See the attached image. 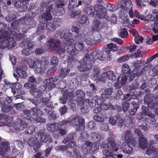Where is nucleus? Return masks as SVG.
<instances>
[{"label":"nucleus","instance_id":"a19ab883","mask_svg":"<svg viewBox=\"0 0 158 158\" xmlns=\"http://www.w3.org/2000/svg\"><path fill=\"white\" fill-rule=\"evenodd\" d=\"M123 12H120V15H122V17L120 21L122 24H125L126 25L125 26L128 27V25L130 23V21L128 18V16H127V17L125 16L124 15Z\"/></svg>","mask_w":158,"mask_h":158},{"label":"nucleus","instance_id":"79ce46f5","mask_svg":"<svg viewBox=\"0 0 158 158\" xmlns=\"http://www.w3.org/2000/svg\"><path fill=\"white\" fill-rule=\"evenodd\" d=\"M47 4H49V2L48 0V1L45 0H44L41 2L40 4V7H39L38 8V13H40L41 12L43 11L44 10V7H45L47 10Z\"/></svg>","mask_w":158,"mask_h":158},{"label":"nucleus","instance_id":"0eeeda50","mask_svg":"<svg viewBox=\"0 0 158 158\" xmlns=\"http://www.w3.org/2000/svg\"><path fill=\"white\" fill-rule=\"evenodd\" d=\"M83 151L84 154H87L88 152L93 154L96 151H98L99 148V145L96 143H93L89 141L85 142L82 147Z\"/></svg>","mask_w":158,"mask_h":158},{"label":"nucleus","instance_id":"1a4fd4ad","mask_svg":"<svg viewBox=\"0 0 158 158\" xmlns=\"http://www.w3.org/2000/svg\"><path fill=\"white\" fill-rule=\"evenodd\" d=\"M85 94V93L81 89L77 90L75 93V96L77 97V100L81 106V110L83 113H86V111L84 110H87L88 108L87 106H84V104L86 103L84 102Z\"/></svg>","mask_w":158,"mask_h":158},{"label":"nucleus","instance_id":"58836bf2","mask_svg":"<svg viewBox=\"0 0 158 158\" xmlns=\"http://www.w3.org/2000/svg\"><path fill=\"white\" fill-rule=\"evenodd\" d=\"M24 40L21 43L19 44V45L21 47H23L25 45H27V47L30 49H32L34 45V43L33 42L31 41L30 40L27 41Z\"/></svg>","mask_w":158,"mask_h":158},{"label":"nucleus","instance_id":"09e8293b","mask_svg":"<svg viewBox=\"0 0 158 158\" xmlns=\"http://www.w3.org/2000/svg\"><path fill=\"white\" fill-rule=\"evenodd\" d=\"M47 128L52 132H54L58 129V127L55 123H49L47 125Z\"/></svg>","mask_w":158,"mask_h":158},{"label":"nucleus","instance_id":"052dcab7","mask_svg":"<svg viewBox=\"0 0 158 158\" xmlns=\"http://www.w3.org/2000/svg\"><path fill=\"white\" fill-rule=\"evenodd\" d=\"M128 35V33L125 28L121 30L119 33V36L122 38H124L127 37Z\"/></svg>","mask_w":158,"mask_h":158},{"label":"nucleus","instance_id":"de8ad7c7","mask_svg":"<svg viewBox=\"0 0 158 158\" xmlns=\"http://www.w3.org/2000/svg\"><path fill=\"white\" fill-rule=\"evenodd\" d=\"M124 119V124L127 127L132 124L134 120L132 118L127 116L125 117Z\"/></svg>","mask_w":158,"mask_h":158},{"label":"nucleus","instance_id":"338daca9","mask_svg":"<svg viewBox=\"0 0 158 158\" xmlns=\"http://www.w3.org/2000/svg\"><path fill=\"white\" fill-rule=\"evenodd\" d=\"M105 117L102 115V117L98 115H95L93 117L94 119L97 122H103L104 120V118Z\"/></svg>","mask_w":158,"mask_h":158},{"label":"nucleus","instance_id":"a211bd4d","mask_svg":"<svg viewBox=\"0 0 158 158\" xmlns=\"http://www.w3.org/2000/svg\"><path fill=\"white\" fill-rule=\"evenodd\" d=\"M85 102H87L91 108H93L96 105H100L102 103V100L98 96H96L94 97L90 101H89V100L88 99H86Z\"/></svg>","mask_w":158,"mask_h":158},{"label":"nucleus","instance_id":"37998d69","mask_svg":"<svg viewBox=\"0 0 158 158\" xmlns=\"http://www.w3.org/2000/svg\"><path fill=\"white\" fill-rule=\"evenodd\" d=\"M16 18L15 12L13 11H10L8 15L6 17V20L8 22H10Z\"/></svg>","mask_w":158,"mask_h":158},{"label":"nucleus","instance_id":"a18cd8bd","mask_svg":"<svg viewBox=\"0 0 158 158\" xmlns=\"http://www.w3.org/2000/svg\"><path fill=\"white\" fill-rule=\"evenodd\" d=\"M90 37V35H89L85 37L84 39L85 42L87 45L89 46H93L96 45L92 38Z\"/></svg>","mask_w":158,"mask_h":158},{"label":"nucleus","instance_id":"c9c22d12","mask_svg":"<svg viewBox=\"0 0 158 158\" xmlns=\"http://www.w3.org/2000/svg\"><path fill=\"white\" fill-rule=\"evenodd\" d=\"M153 99L154 97L153 95L149 94H147L144 98L145 103L147 104L148 106L149 107H150V104L151 105Z\"/></svg>","mask_w":158,"mask_h":158},{"label":"nucleus","instance_id":"f257e3e1","mask_svg":"<svg viewBox=\"0 0 158 158\" xmlns=\"http://www.w3.org/2000/svg\"><path fill=\"white\" fill-rule=\"evenodd\" d=\"M26 31V28H20L17 31H12L10 28L7 27V31L4 32L2 37L0 39V48L2 49L6 47L8 49L13 48L15 45L14 39H22L25 36L24 34Z\"/></svg>","mask_w":158,"mask_h":158},{"label":"nucleus","instance_id":"f704fd0d","mask_svg":"<svg viewBox=\"0 0 158 158\" xmlns=\"http://www.w3.org/2000/svg\"><path fill=\"white\" fill-rule=\"evenodd\" d=\"M94 7L90 5H86L84 9V11L88 15L93 16L94 14Z\"/></svg>","mask_w":158,"mask_h":158},{"label":"nucleus","instance_id":"c03bdc74","mask_svg":"<svg viewBox=\"0 0 158 158\" xmlns=\"http://www.w3.org/2000/svg\"><path fill=\"white\" fill-rule=\"evenodd\" d=\"M103 53L102 52H96L94 54V57L93 56V57L95 59L99 60L101 61H103L105 59V57L104 56Z\"/></svg>","mask_w":158,"mask_h":158},{"label":"nucleus","instance_id":"b1692460","mask_svg":"<svg viewBox=\"0 0 158 158\" xmlns=\"http://www.w3.org/2000/svg\"><path fill=\"white\" fill-rule=\"evenodd\" d=\"M127 78L126 75L123 76L118 78L117 81L114 83V86L116 89H119L125 84L127 80Z\"/></svg>","mask_w":158,"mask_h":158},{"label":"nucleus","instance_id":"4468645a","mask_svg":"<svg viewBox=\"0 0 158 158\" xmlns=\"http://www.w3.org/2000/svg\"><path fill=\"white\" fill-rule=\"evenodd\" d=\"M122 139L126 142L130 143L133 145L136 144V141L133 138V135L130 131H127L123 132L122 135Z\"/></svg>","mask_w":158,"mask_h":158},{"label":"nucleus","instance_id":"e2e57ef3","mask_svg":"<svg viewBox=\"0 0 158 158\" xmlns=\"http://www.w3.org/2000/svg\"><path fill=\"white\" fill-rule=\"evenodd\" d=\"M61 20L60 18H55L54 19L52 23L55 27L60 26L61 24Z\"/></svg>","mask_w":158,"mask_h":158},{"label":"nucleus","instance_id":"ea45409f","mask_svg":"<svg viewBox=\"0 0 158 158\" xmlns=\"http://www.w3.org/2000/svg\"><path fill=\"white\" fill-rule=\"evenodd\" d=\"M103 28L99 20H95L93 22L92 24V29L96 31H100V29Z\"/></svg>","mask_w":158,"mask_h":158},{"label":"nucleus","instance_id":"4c0bfd02","mask_svg":"<svg viewBox=\"0 0 158 158\" xmlns=\"http://www.w3.org/2000/svg\"><path fill=\"white\" fill-rule=\"evenodd\" d=\"M92 77L93 79L95 80L98 81H103V80H102L103 77H102V75L101 77H100L99 70L98 69H94Z\"/></svg>","mask_w":158,"mask_h":158},{"label":"nucleus","instance_id":"9b49d317","mask_svg":"<svg viewBox=\"0 0 158 158\" xmlns=\"http://www.w3.org/2000/svg\"><path fill=\"white\" fill-rule=\"evenodd\" d=\"M73 33H72L68 29H65L61 32L58 31H56V33L54 35L56 37H58L59 35L61 38H64L68 42V43H72L73 40L71 39V37L73 36Z\"/></svg>","mask_w":158,"mask_h":158},{"label":"nucleus","instance_id":"aec40b11","mask_svg":"<svg viewBox=\"0 0 158 158\" xmlns=\"http://www.w3.org/2000/svg\"><path fill=\"white\" fill-rule=\"evenodd\" d=\"M58 77L56 76L54 77H51L50 78L46 79L44 81L45 86L49 89L54 88L56 85L54 83V82L57 81L58 80Z\"/></svg>","mask_w":158,"mask_h":158},{"label":"nucleus","instance_id":"f03ea898","mask_svg":"<svg viewBox=\"0 0 158 158\" xmlns=\"http://www.w3.org/2000/svg\"><path fill=\"white\" fill-rule=\"evenodd\" d=\"M48 94L49 96L48 97H34L33 99H29V100L31 103L35 106L39 105L40 107H42L46 105L47 107L44 109V110L48 115L54 118L56 117L55 114L53 112L52 109L49 108L53 106L52 102L50 101L52 96L50 93H49Z\"/></svg>","mask_w":158,"mask_h":158},{"label":"nucleus","instance_id":"6e6552de","mask_svg":"<svg viewBox=\"0 0 158 158\" xmlns=\"http://www.w3.org/2000/svg\"><path fill=\"white\" fill-rule=\"evenodd\" d=\"M48 45L52 50L58 52L59 53L63 52L64 49L60 41L55 39H50L48 41Z\"/></svg>","mask_w":158,"mask_h":158},{"label":"nucleus","instance_id":"774afa93","mask_svg":"<svg viewBox=\"0 0 158 158\" xmlns=\"http://www.w3.org/2000/svg\"><path fill=\"white\" fill-rule=\"evenodd\" d=\"M73 153L74 157L75 158H85L83 155L77 149L73 151Z\"/></svg>","mask_w":158,"mask_h":158},{"label":"nucleus","instance_id":"423d86ee","mask_svg":"<svg viewBox=\"0 0 158 158\" xmlns=\"http://www.w3.org/2000/svg\"><path fill=\"white\" fill-rule=\"evenodd\" d=\"M131 0H122L121 2L120 7L121 10L127 13L130 17H134L133 5Z\"/></svg>","mask_w":158,"mask_h":158},{"label":"nucleus","instance_id":"2eb2a0df","mask_svg":"<svg viewBox=\"0 0 158 158\" xmlns=\"http://www.w3.org/2000/svg\"><path fill=\"white\" fill-rule=\"evenodd\" d=\"M24 143L27 142L28 145L31 147L33 146L35 151L38 150L42 144L37 140V139L35 137H31L29 138L28 141H26L25 139L23 140Z\"/></svg>","mask_w":158,"mask_h":158},{"label":"nucleus","instance_id":"cd10ccee","mask_svg":"<svg viewBox=\"0 0 158 158\" xmlns=\"http://www.w3.org/2000/svg\"><path fill=\"white\" fill-rule=\"evenodd\" d=\"M122 71L123 72V76L126 75V77L133 76V75H134L133 73L131 72L130 69L129 68V66L127 64H123L122 67Z\"/></svg>","mask_w":158,"mask_h":158},{"label":"nucleus","instance_id":"13d9d810","mask_svg":"<svg viewBox=\"0 0 158 158\" xmlns=\"http://www.w3.org/2000/svg\"><path fill=\"white\" fill-rule=\"evenodd\" d=\"M47 29L50 31H53L55 30L56 27L53 25L52 22H48L46 25Z\"/></svg>","mask_w":158,"mask_h":158},{"label":"nucleus","instance_id":"f8f14e48","mask_svg":"<svg viewBox=\"0 0 158 158\" xmlns=\"http://www.w3.org/2000/svg\"><path fill=\"white\" fill-rule=\"evenodd\" d=\"M84 121V118L77 116L70 120V125L76 127V130L78 131L83 129Z\"/></svg>","mask_w":158,"mask_h":158},{"label":"nucleus","instance_id":"39448f33","mask_svg":"<svg viewBox=\"0 0 158 158\" xmlns=\"http://www.w3.org/2000/svg\"><path fill=\"white\" fill-rule=\"evenodd\" d=\"M21 114L23 118L29 121L31 117L33 119H36L38 116H42L43 113L39 109L35 107L30 110H23Z\"/></svg>","mask_w":158,"mask_h":158},{"label":"nucleus","instance_id":"473e14b6","mask_svg":"<svg viewBox=\"0 0 158 158\" xmlns=\"http://www.w3.org/2000/svg\"><path fill=\"white\" fill-rule=\"evenodd\" d=\"M71 43L70 42L68 43L69 45L67 48V50L69 55L75 56L78 54V52L75 48L74 46H73L72 45L70 44Z\"/></svg>","mask_w":158,"mask_h":158},{"label":"nucleus","instance_id":"ddd939ff","mask_svg":"<svg viewBox=\"0 0 158 158\" xmlns=\"http://www.w3.org/2000/svg\"><path fill=\"white\" fill-rule=\"evenodd\" d=\"M38 136L40 137V143L42 144V143H46L48 141L50 143H52V140L51 137L47 133L46 129L40 130L37 133Z\"/></svg>","mask_w":158,"mask_h":158},{"label":"nucleus","instance_id":"c85d7f7f","mask_svg":"<svg viewBox=\"0 0 158 158\" xmlns=\"http://www.w3.org/2000/svg\"><path fill=\"white\" fill-rule=\"evenodd\" d=\"M113 90V89L112 88L102 89L100 91L101 97L103 98H108L112 94Z\"/></svg>","mask_w":158,"mask_h":158},{"label":"nucleus","instance_id":"69168bd1","mask_svg":"<svg viewBox=\"0 0 158 158\" xmlns=\"http://www.w3.org/2000/svg\"><path fill=\"white\" fill-rule=\"evenodd\" d=\"M118 119V118L116 116L111 117L109 118V123L112 125H115L117 123Z\"/></svg>","mask_w":158,"mask_h":158},{"label":"nucleus","instance_id":"2f4dec72","mask_svg":"<svg viewBox=\"0 0 158 158\" xmlns=\"http://www.w3.org/2000/svg\"><path fill=\"white\" fill-rule=\"evenodd\" d=\"M121 148L123 152L126 153L131 154L132 152L133 148L129 145L128 143H123Z\"/></svg>","mask_w":158,"mask_h":158},{"label":"nucleus","instance_id":"7c9ffc66","mask_svg":"<svg viewBox=\"0 0 158 158\" xmlns=\"http://www.w3.org/2000/svg\"><path fill=\"white\" fill-rule=\"evenodd\" d=\"M16 72L19 77L21 78H24L27 77V74L25 70L24 66H19L17 69Z\"/></svg>","mask_w":158,"mask_h":158},{"label":"nucleus","instance_id":"dca6fc26","mask_svg":"<svg viewBox=\"0 0 158 158\" xmlns=\"http://www.w3.org/2000/svg\"><path fill=\"white\" fill-rule=\"evenodd\" d=\"M27 126V123L21 119H18L13 125L14 129L17 131H23Z\"/></svg>","mask_w":158,"mask_h":158},{"label":"nucleus","instance_id":"72a5a7b5","mask_svg":"<svg viewBox=\"0 0 158 158\" xmlns=\"http://www.w3.org/2000/svg\"><path fill=\"white\" fill-rule=\"evenodd\" d=\"M24 25L20 23V21L19 20H16L12 23L11 24V28L14 31H18L21 27H24Z\"/></svg>","mask_w":158,"mask_h":158},{"label":"nucleus","instance_id":"4be33fe9","mask_svg":"<svg viewBox=\"0 0 158 158\" xmlns=\"http://www.w3.org/2000/svg\"><path fill=\"white\" fill-rule=\"evenodd\" d=\"M30 0H23L22 1H19L17 2L14 4L15 6L19 9V10L21 12L24 11V8L27 7L25 6L28 3Z\"/></svg>","mask_w":158,"mask_h":158},{"label":"nucleus","instance_id":"7ed1b4c3","mask_svg":"<svg viewBox=\"0 0 158 158\" xmlns=\"http://www.w3.org/2000/svg\"><path fill=\"white\" fill-rule=\"evenodd\" d=\"M27 63L31 68H34L36 66L35 73H42L46 68L48 61L46 60L41 61L38 59H35L34 61L31 59L28 58L27 60Z\"/></svg>","mask_w":158,"mask_h":158},{"label":"nucleus","instance_id":"6ab92c4d","mask_svg":"<svg viewBox=\"0 0 158 158\" xmlns=\"http://www.w3.org/2000/svg\"><path fill=\"white\" fill-rule=\"evenodd\" d=\"M46 89L45 87L43 85L39 87L38 88H35L31 90L30 93L32 95L36 97H40L42 96L43 93Z\"/></svg>","mask_w":158,"mask_h":158},{"label":"nucleus","instance_id":"9d476101","mask_svg":"<svg viewBox=\"0 0 158 158\" xmlns=\"http://www.w3.org/2000/svg\"><path fill=\"white\" fill-rule=\"evenodd\" d=\"M94 10L96 17L100 19L104 18L107 21L110 20V18L106 15V10L104 6L100 4H96L94 6Z\"/></svg>","mask_w":158,"mask_h":158},{"label":"nucleus","instance_id":"393cba45","mask_svg":"<svg viewBox=\"0 0 158 158\" xmlns=\"http://www.w3.org/2000/svg\"><path fill=\"white\" fill-rule=\"evenodd\" d=\"M66 3L67 2L65 0H59L55 3L53 4L49 2V4H47L46 6L48 9L50 10L53 6H57L58 7H62L63 6L66 4Z\"/></svg>","mask_w":158,"mask_h":158},{"label":"nucleus","instance_id":"412c9836","mask_svg":"<svg viewBox=\"0 0 158 158\" xmlns=\"http://www.w3.org/2000/svg\"><path fill=\"white\" fill-rule=\"evenodd\" d=\"M142 63L141 60H137L132 63V65L135 67V69L133 70V76H131L129 79V81H131L134 78L137 76V73L138 71L140 69V65Z\"/></svg>","mask_w":158,"mask_h":158},{"label":"nucleus","instance_id":"5701e85b","mask_svg":"<svg viewBox=\"0 0 158 158\" xmlns=\"http://www.w3.org/2000/svg\"><path fill=\"white\" fill-rule=\"evenodd\" d=\"M98 31L95 30L90 34V37H91L92 38L93 40L96 45L100 43L101 41V35L100 32Z\"/></svg>","mask_w":158,"mask_h":158},{"label":"nucleus","instance_id":"8fccbe9b","mask_svg":"<svg viewBox=\"0 0 158 158\" xmlns=\"http://www.w3.org/2000/svg\"><path fill=\"white\" fill-rule=\"evenodd\" d=\"M75 48L78 52L79 51H81L85 48V47L83 43L81 42H77L74 44Z\"/></svg>","mask_w":158,"mask_h":158},{"label":"nucleus","instance_id":"864d4df0","mask_svg":"<svg viewBox=\"0 0 158 158\" xmlns=\"http://www.w3.org/2000/svg\"><path fill=\"white\" fill-rule=\"evenodd\" d=\"M55 150L57 151H61L64 152L67 150L69 149V145H65L57 146L55 147Z\"/></svg>","mask_w":158,"mask_h":158},{"label":"nucleus","instance_id":"603ef678","mask_svg":"<svg viewBox=\"0 0 158 158\" xmlns=\"http://www.w3.org/2000/svg\"><path fill=\"white\" fill-rule=\"evenodd\" d=\"M79 23L81 24H88L89 23V20L88 18L85 15L81 16L78 20Z\"/></svg>","mask_w":158,"mask_h":158},{"label":"nucleus","instance_id":"bf43d9fd","mask_svg":"<svg viewBox=\"0 0 158 158\" xmlns=\"http://www.w3.org/2000/svg\"><path fill=\"white\" fill-rule=\"evenodd\" d=\"M142 115H146L148 116L149 115H150V114H152L151 113L149 112L148 109L146 106H142Z\"/></svg>","mask_w":158,"mask_h":158},{"label":"nucleus","instance_id":"4d7b16f0","mask_svg":"<svg viewBox=\"0 0 158 158\" xmlns=\"http://www.w3.org/2000/svg\"><path fill=\"white\" fill-rule=\"evenodd\" d=\"M118 8V6L117 5H111L109 3L107 5V9L110 11H114Z\"/></svg>","mask_w":158,"mask_h":158},{"label":"nucleus","instance_id":"680f3d73","mask_svg":"<svg viewBox=\"0 0 158 158\" xmlns=\"http://www.w3.org/2000/svg\"><path fill=\"white\" fill-rule=\"evenodd\" d=\"M107 48L109 51H116L118 50V48L116 45L114 43H110L107 45Z\"/></svg>","mask_w":158,"mask_h":158},{"label":"nucleus","instance_id":"c756f323","mask_svg":"<svg viewBox=\"0 0 158 158\" xmlns=\"http://www.w3.org/2000/svg\"><path fill=\"white\" fill-rule=\"evenodd\" d=\"M9 143L6 142H2L1 143L0 147V155H3L5 152L8 151L10 149Z\"/></svg>","mask_w":158,"mask_h":158},{"label":"nucleus","instance_id":"f3484780","mask_svg":"<svg viewBox=\"0 0 158 158\" xmlns=\"http://www.w3.org/2000/svg\"><path fill=\"white\" fill-rule=\"evenodd\" d=\"M63 94V96L59 98V100L60 103L63 104H65L68 98H71L74 95L73 92L69 93L67 89L61 90Z\"/></svg>","mask_w":158,"mask_h":158},{"label":"nucleus","instance_id":"6e6d98bb","mask_svg":"<svg viewBox=\"0 0 158 158\" xmlns=\"http://www.w3.org/2000/svg\"><path fill=\"white\" fill-rule=\"evenodd\" d=\"M14 144L15 147L18 150H20L23 148V143L19 140L15 141Z\"/></svg>","mask_w":158,"mask_h":158},{"label":"nucleus","instance_id":"49530a36","mask_svg":"<svg viewBox=\"0 0 158 158\" xmlns=\"http://www.w3.org/2000/svg\"><path fill=\"white\" fill-rule=\"evenodd\" d=\"M90 137L94 141H98L102 138V136L97 132L91 133L90 134Z\"/></svg>","mask_w":158,"mask_h":158},{"label":"nucleus","instance_id":"a878e982","mask_svg":"<svg viewBox=\"0 0 158 158\" xmlns=\"http://www.w3.org/2000/svg\"><path fill=\"white\" fill-rule=\"evenodd\" d=\"M47 10L48 11H51L55 15L61 16L63 15V11L64 10V8L62 7H58L53 6L50 10H48L47 8Z\"/></svg>","mask_w":158,"mask_h":158},{"label":"nucleus","instance_id":"3c124183","mask_svg":"<svg viewBox=\"0 0 158 158\" xmlns=\"http://www.w3.org/2000/svg\"><path fill=\"white\" fill-rule=\"evenodd\" d=\"M46 10L47 11L44 13L43 14L42 19L47 21L51 19L52 17L51 14L49 12L50 11L47 10Z\"/></svg>","mask_w":158,"mask_h":158},{"label":"nucleus","instance_id":"0e129e2a","mask_svg":"<svg viewBox=\"0 0 158 158\" xmlns=\"http://www.w3.org/2000/svg\"><path fill=\"white\" fill-rule=\"evenodd\" d=\"M35 127L33 125L30 126L25 131V132L27 134H31L35 129Z\"/></svg>","mask_w":158,"mask_h":158},{"label":"nucleus","instance_id":"e433bc0d","mask_svg":"<svg viewBox=\"0 0 158 158\" xmlns=\"http://www.w3.org/2000/svg\"><path fill=\"white\" fill-rule=\"evenodd\" d=\"M139 146L141 148L144 149L147 148L148 143L146 138L141 136L139 138Z\"/></svg>","mask_w":158,"mask_h":158},{"label":"nucleus","instance_id":"20e7f679","mask_svg":"<svg viewBox=\"0 0 158 158\" xmlns=\"http://www.w3.org/2000/svg\"><path fill=\"white\" fill-rule=\"evenodd\" d=\"M94 62L95 59L93 57L92 55L86 54L80 60V65L78 69L79 71L82 72L88 71L92 69Z\"/></svg>","mask_w":158,"mask_h":158},{"label":"nucleus","instance_id":"bb28decb","mask_svg":"<svg viewBox=\"0 0 158 158\" xmlns=\"http://www.w3.org/2000/svg\"><path fill=\"white\" fill-rule=\"evenodd\" d=\"M102 77H103L102 80H103L104 81L106 80L107 78H108L110 80H114L115 79V76L113 71L110 70L106 72L102 73Z\"/></svg>","mask_w":158,"mask_h":158},{"label":"nucleus","instance_id":"5fc2aeb1","mask_svg":"<svg viewBox=\"0 0 158 158\" xmlns=\"http://www.w3.org/2000/svg\"><path fill=\"white\" fill-rule=\"evenodd\" d=\"M74 134L73 133L70 134L68 135L63 140L62 143L65 144L70 141H72L74 139Z\"/></svg>","mask_w":158,"mask_h":158}]
</instances>
